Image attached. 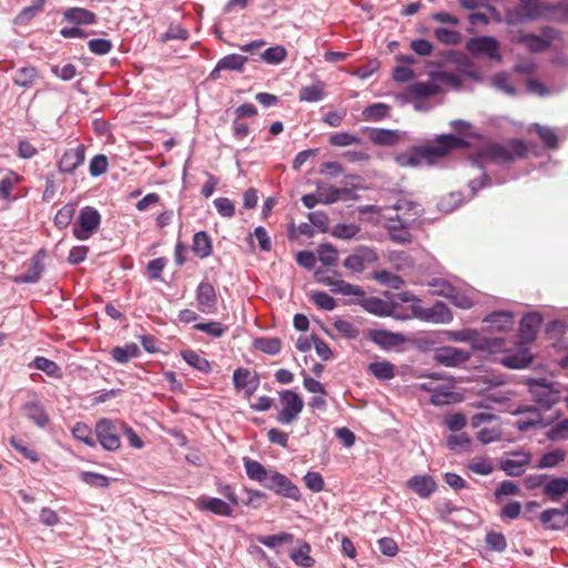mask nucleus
<instances>
[{
    "label": "nucleus",
    "mask_w": 568,
    "mask_h": 568,
    "mask_svg": "<svg viewBox=\"0 0 568 568\" xmlns=\"http://www.w3.org/2000/svg\"><path fill=\"white\" fill-rule=\"evenodd\" d=\"M466 142L454 134H440L434 141L414 145L398 153L394 160L399 168H418L423 164L435 165L453 150L464 148Z\"/></svg>",
    "instance_id": "nucleus-1"
},
{
    "label": "nucleus",
    "mask_w": 568,
    "mask_h": 568,
    "mask_svg": "<svg viewBox=\"0 0 568 568\" xmlns=\"http://www.w3.org/2000/svg\"><path fill=\"white\" fill-rule=\"evenodd\" d=\"M528 149L520 139H510L505 143L491 142L483 146L479 155L485 161L497 164L514 162L517 159L526 158Z\"/></svg>",
    "instance_id": "nucleus-2"
},
{
    "label": "nucleus",
    "mask_w": 568,
    "mask_h": 568,
    "mask_svg": "<svg viewBox=\"0 0 568 568\" xmlns=\"http://www.w3.org/2000/svg\"><path fill=\"white\" fill-rule=\"evenodd\" d=\"M121 420L101 418L97 422L94 433L99 444L109 452H115L121 447L120 435L122 433Z\"/></svg>",
    "instance_id": "nucleus-3"
},
{
    "label": "nucleus",
    "mask_w": 568,
    "mask_h": 568,
    "mask_svg": "<svg viewBox=\"0 0 568 568\" xmlns=\"http://www.w3.org/2000/svg\"><path fill=\"white\" fill-rule=\"evenodd\" d=\"M100 224L101 215L98 210L92 206H84L73 224V236L80 241H87L97 233Z\"/></svg>",
    "instance_id": "nucleus-4"
},
{
    "label": "nucleus",
    "mask_w": 568,
    "mask_h": 568,
    "mask_svg": "<svg viewBox=\"0 0 568 568\" xmlns=\"http://www.w3.org/2000/svg\"><path fill=\"white\" fill-rule=\"evenodd\" d=\"M261 485L268 490L274 491L277 495H281L285 498H290L293 500H300L301 493L298 487L292 483L285 475L270 469L267 475L261 481Z\"/></svg>",
    "instance_id": "nucleus-5"
},
{
    "label": "nucleus",
    "mask_w": 568,
    "mask_h": 568,
    "mask_svg": "<svg viewBox=\"0 0 568 568\" xmlns=\"http://www.w3.org/2000/svg\"><path fill=\"white\" fill-rule=\"evenodd\" d=\"M280 397L284 407L278 412L276 420L282 425H290L294 423L302 413L304 402L296 392L290 389L281 392Z\"/></svg>",
    "instance_id": "nucleus-6"
},
{
    "label": "nucleus",
    "mask_w": 568,
    "mask_h": 568,
    "mask_svg": "<svg viewBox=\"0 0 568 568\" xmlns=\"http://www.w3.org/2000/svg\"><path fill=\"white\" fill-rule=\"evenodd\" d=\"M500 44L498 40L494 37H475L469 39L466 44V49L473 55H484L490 60L500 61L501 55L499 53Z\"/></svg>",
    "instance_id": "nucleus-7"
},
{
    "label": "nucleus",
    "mask_w": 568,
    "mask_h": 568,
    "mask_svg": "<svg viewBox=\"0 0 568 568\" xmlns=\"http://www.w3.org/2000/svg\"><path fill=\"white\" fill-rule=\"evenodd\" d=\"M422 211L423 210L418 203L403 199L397 201L393 207L387 209L384 217H393L402 223L413 226V224L418 220Z\"/></svg>",
    "instance_id": "nucleus-8"
},
{
    "label": "nucleus",
    "mask_w": 568,
    "mask_h": 568,
    "mask_svg": "<svg viewBox=\"0 0 568 568\" xmlns=\"http://www.w3.org/2000/svg\"><path fill=\"white\" fill-rule=\"evenodd\" d=\"M544 37L532 33H523L518 37V42L527 47L532 52H541L549 48L550 42L557 38L558 31L546 27L542 29Z\"/></svg>",
    "instance_id": "nucleus-9"
},
{
    "label": "nucleus",
    "mask_w": 568,
    "mask_h": 568,
    "mask_svg": "<svg viewBox=\"0 0 568 568\" xmlns=\"http://www.w3.org/2000/svg\"><path fill=\"white\" fill-rule=\"evenodd\" d=\"M194 504L200 511L211 513L220 517H232L235 508L223 499L209 496L197 497Z\"/></svg>",
    "instance_id": "nucleus-10"
},
{
    "label": "nucleus",
    "mask_w": 568,
    "mask_h": 568,
    "mask_svg": "<svg viewBox=\"0 0 568 568\" xmlns=\"http://www.w3.org/2000/svg\"><path fill=\"white\" fill-rule=\"evenodd\" d=\"M377 253L369 247H359L344 261V267L352 272H363L367 265L376 263Z\"/></svg>",
    "instance_id": "nucleus-11"
},
{
    "label": "nucleus",
    "mask_w": 568,
    "mask_h": 568,
    "mask_svg": "<svg viewBox=\"0 0 568 568\" xmlns=\"http://www.w3.org/2000/svg\"><path fill=\"white\" fill-rule=\"evenodd\" d=\"M85 160V145L78 144L74 149H68L58 162V170L61 173L73 174Z\"/></svg>",
    "instance_id": "nucleus-12"
},
{
    "label": "nucleus",
    "mask_w": 568,
    "mask_h": 568,
    "mask_svg": "<svg viewBox=\"0 0 568 568\" xmlns=\"http://www.w3.org/2000/svg\"><path fill=\"white\" fill-rule=\"evenodd\" d=\"M197 308L204 314H212L216 311L217 294L214 286L207 282L202 281L196 288Z\"/></svg>",
    "instance_id": "nucleus-13"
},
{
    "label": "nucleus",
    "mask_w": 568,
    "mask_h": 568,
    "mask_svg": "<svg viewBox=\"0 0 568 568\" xmlns=\"http://www.w3.org/2000/svg\"><path fill=\"white\" fill-rule=\"evenodd\" d=\"M366 132L369 141L378 146H395L405 138L399 130L367 128Z\"/></svg>",
    "instance_id": "nucleus-14"
},
{
    "label": "nucleus",
    "mask_w": 568,
    "mask_h": 568,
    "mask_svg": "<svg viewBox=\"0 0 568 568\" xmlns=\"http://www.w3.org/2000/svg\"><path fill=\"white\" fill-rule=\"evenodd\" d=\"M510 455L514 458L500 459V469H503L508 476L517 477L523 475L526 466L531 462V454L528 452H513Z\"/></svg>",
    "instance_id": "nucleus-15"
},
{
    "label": "nucleus",
    "mask_w": 568,
    "mask_h": 568,
    "mask_svg": "<svg viewBox=\"0 0 568 568\" xmlns=\"http://www.w3.org/2000/svg\"><path fill=\"white\" fill-rule=\"evenodd\" d=\"M542 324V317L538 313H529L523 317L519 325L518 339L525 345L535 341L538 329Z\"/></svg>",
    "instance_id": "nucleus-16"
},
{
    "label": "nucleus",
    "mask_w": 568,
    "mask_h": 568,
    "mask_svg": "<svg viewBox=\"0 0 568 568\" xmlns=\"http://www.w3.org/2000/svg\"><path fill=\"white\" fill-rule=\"evenodd\" d=\"M514 414L520 416L516 422V426L520 432H527L542 423L540 412L534 406L520 405L514 410Z\"/></svg>",
    "instance_id": "nucleus-17"
},
{
    "label": "nucleus",
    "mask_w": 568,
    "mask_h": 568,
    "mask_svg": "<svg viewBox=\"0 0 568 568\" xmlns=\"http://www.w3.org/2000/svg\"><path fill=\"white\" fill-rule=\"evenodd\" d=\"M45 257L44 250H39L30 260L27 271L18 275L14 281L17 283H37L44 270L43 260Z\"/></svg>",
    "instance_id": "nucleus-18"
},
{
    "label": "nucleus",
    "mask_w": 568,
    "mask_h": 568,
    "mask_svg": "<svg viewBox=\"0 0 568 568\" xmlns=\"http://www.w3.org/2000/svg\"><path fill=\"white\" fill-rule=\"evenodd\" d=\"M435 359L439 364L453 367L466 363L469 359V353L456 347L444 346L436 349Z\"/></svg>",
    "instance_id": "nucleus-19"
},
{
    "label": "nucleus",
    "mask_w": 568,
    "mask_h": 568,
    "mask_svg": "<svg viewBox=\"0 0 568 568\" xmlns=\"http://www.w3.org/2000/svg\"><path fill=\"white\" fill-rule=\"evenodd\" d=\"M406 485L420 498H428L437 488L430 475H415L407 480Z\"/></svg>",
    "instance_id": "nucleus-20"
},
{
    "label": "nucleus",
    "mask_w": 568,
    "mask_h": 568,
    "mask_svg": "<svg viewBox=\"0 0 568 568\" xmlns=\"http://www.w3.org/2000/svg\"><path fill=\"white\" fill-rule=\"evenodd\" d=\"M418 316L432 323H449L453 320L450 310L443 302H436L432 307L420 310Z\"/></svg>",
    "instance_id": "nucleus-21"
},
{
    "label": "nucleus",
    "mask_w": 568,
    "mask_h": 568,
    "mask_svg": "<svg viewBox=\"0 0 568 568\" xmlns=\"http://www.w3.org/2000/svg\"><path fill=\"white\" fill-rule=\"evenodd\" d=\"M440 286H444V290H436V294L447 297L455 306L463 310H469L474 306L473 300L464 292L447 282H442Z\"/></svg>",
    "instance_id": "nucleus-22"
},
{
    "label": "nucleus",
    "mask_w": 568,
    "mask_h": 568,
    "mask_svg": "<svg viewBox=\"0 0 568 568\" xmlns=\"http://www.w3.org/2000/svg\"><path fill=\"white\" fill-rule=\"evenodd\" d=\"M534 399L546 408L559 402V393L547 384H535L530 389Z\"/></svg>",
    "instance_id": "nucleus-23"
},
{
    "label": "nucleus",
    "mask_w": 568,
    "mask_h": 568,
    "mask_svg": "<svg viewBox=\"0 0 568 568\" xmlns=\"http://www.w3.org/2000/svg\"><path fill=\"white\" fill-rule=\"evenodd\" d=\"M368 338L383 348H390L402 344L405 338L399 333H393L385 329H372Z\"/></svg>",
    "instance_id": "nucleus-24"
},
{
    "label": "nucleus",
    "mask_w": 568,
    "mask_h": 568,
    "mask_svg": "<svg viewBox=\"0 0 568 568\" xmlns=\"http://www.w3.org/2000/svg\"><path fill=\"white\" fill-rule=\"evenodd\" d=\"M386 219V229L394 242L406 244L412 242V234L409 229L412 225L402 223L400 221L393 217Z\"/></svg>",
    "instance_id": "nucleus-25"
},
{
    "label": "nucleus",
    "mask_w": 568,
    "mask_h": 568,
    "mask_svg": "<svg viewBox=\"0 0 568 568\" xmlns=\"http://www.w3.org/2000/svg\"><path fill=\"white\" fill-rule=\"evenodd\" d=\"M540 521L546 528L558 530L568 526V515L561 508H549L540 514Z\"/></svg>",
    "instance_id": "nucleus-26"
},
{
    "label": "nucleus",
    "mask_w": 568,
    "mask_h": 568,
    "mask_svg": "<svg viewBox=\"0 0 568 568\" xmlns=\"http://www.w3.org/2000/svg\"><path fill=\"white\" fill-rule=\"evenodd\" d=\"M485 323L491 332L510 331L515 324L514 316L508 312H496L485 317Z\"/></svg>",
    "instance_id": "nucleus-27"
},
{
    "label": "nucleus",
    "mask_w": 568,
    "mask_h": 568,
    "mask_svg": "<svg viewBox=\"0 0 568 568\" xmlns=\"http://www.w3.org/2000/svg\"><path fill=\"white\" fill-rule=\"evenodd\" d=\"M361 305L365 311L378 316H389L394 311V306L379 297L371 296L362 297Z\"/></svg>",
    "instance_id": "nucleus-28"
},
{
    "label": "nucleus",
    "mask_w": 568,
    "mask_h": 568,
    "mask_svg": "<svg viewBox=\"0 0 568 568\" xmlns=\"http://www.w3.org/2000/svg\"><path fill=\"white\" fill-rule=\"evenodd\" d=\"M544 494L552 501L559 500L568 494V478L555 477L547 479L544 485Z\"/></svg>",
    "instance_id": "nucleus-29"
},
{
    "label": "nucleus",
    "mask_w": 568,
    "mask_h": 568,
    "mask_svg": "<svg viewBox=\"0 0 568 568\" xmlns=\"http://www.w3.org/2000/svg\"><path fill=\"white\" fill-rule=\"evenodd\" d=\"M500 362L509 368H524L532 362V355L527 348H520L516 353L506 354Z\"/></svg>",
    "instance_id": "nucleus-30"
},
{
    "label": "nucleus",
    "mask_w": 568,
    "mask_h": 568,
    "mask_svg": "<svg viewBox=\"0 0 568 568\" xmlns=\"http://www.w3.org/2000/svg\"><path fill=\"white\" fill-rule=\"evenodd\" d=\"M64 18L73 24H93L97 21L94 12L84 8H70L64 12Z\"/></svg>",
    "instance_id": "nucleus-31"
},
{
    "label": "nucleus",
    "mask_w": 568,
    "mask_h": 568,
    "mask_svg": "<svg viewBox=\"0 0 568 568\" xmlns=\"http://www.w3.org/2000/svg\"><path fill=\"white\" fill-rule=\"evenodd\" d=\"M23 412L26 416L39 427L45 426L49 422V416L43 406L37 400L26 403L23 405Z\"/></svg>",
    "instance_id": "nucleus-32"
},
{
    "label": "nucleus",
    "mask_w": 568,
    "mask_h": 568,
    "mask_svg": "<svg viewBox=\"0 0 568 568\" xmlns=\"http://www.w3.org/2000/svg\"><path fill=\"white\" fill-rule=\"evenodd\" d=\"M320 201L324 204H332L342 199L349 197L352 191L348 189H337L332 185L318 186Z\"/></svg>",
    "instance_id": "nucleus-33"
},
{
    "label": "nucleus",
    "mask_w": 568,
    "mask_h": 568,
    "mask_svg": "<svg viewBox=\"0 0 568 568\" xmlns=\"http://www.w3.org/2000/svg\"><path fill=\"white\" fill-rule=\"evenodd\" d=\"M410 97L424 99L436 95L440 92V87L436 82H415L407 88Z\"/></svg>",
    "instance_id": "nucleus-34"
},
{
    "label": "nucleus",
    "mask_w": 568,
    "mask_h": 568,
    "mask_svg": "<svg viewBox=\"0 0 568 568\" xmlns=\"http://www.w3.org/2000/svg\"><path fill=\"white\" fill-rule=\"evenodd\" d=\"M39 72L34 67H23L16 71L13 82L16 85L28 89L36 84Z\"/></svg>",
    "instance_id": "nucleus-35"
},
{
    "label": "nucleus",
    "mask_w": 568,
    "mask_h": 568,
    "mask_svg": "<svg viewBox=\"0 0 568 568\" xmlns=\"http://www.w3.org/2000/svg\"><path fill=\"white\" fill-rule=\"evenodd\" d=\"M192 250L200 258L210 256L212 253V242L210 236L203 231L195 233L193 236Z\"/></svg>",
    "instance_id": "nucleus-36"
},
{
    "label": "nucleus",
    "mask_w": 568,
    "mask_h": 568,
    "mask_svg": "<svg viewBox=\"0 0 568 568\" xmlns=\"http://www.w3.org/2000/svg\"><path fill=\"white\" fill-rule=\"evenodd\" d=\"M311 546L303 541L298 548L291 552V559L300 567L312 568L315 565V559L311 557Z\"/></svg>",
    "instance_id": "nucleus-37"
},
{
    "label": "nucleus",
    "mask_w": 568,
    "mask_h": 568,
    "mask_svg": "<svg viewBox=\"0 0 568 568\" xmlns=\"http://www.w3.org/2000/svg\"><path fill=\"white\" fill-rule=\"evenodd\" d=\"M367 369L379 381H389L395 376V366L388 361L371 363Z\"/></svg>",
    "instance_id": "nucleus-38"
},
{
    "label": "nucleus",
    "mask_w": 568,
    "mask_h": 568,
    "mask_svg": "<svg viewBox=\"0 0 568 568\" xmlns=\"http://www.w3.org/2000/svg\"><path fill=\"white\" fill-rule=\"evenodd\" d=\"M329 287L334 294H342L347 296L353 295L358 297H363L365 295V292L361 286L347 283L342 278H336L333 281Z\"/></svg>",
    "instance_id": "nucleus-39"
},
{
    "label": "nucleus",
    "mask_w": 568,
    "mask_h": 568,
    "mask_svg": "<svg viewBox=\"0 0 568 568\" xmlns=\"http://www.w3.org/2000/svg\"><path fill=\"white\" fill-rule=\"evenodd\" d=\"M77 210L75 203H67L63 205L54 216V225L59 230H65L72 222Z\"/></svg>",
    "instance_id": "nucleus-40"
},
{
    "label": "nucleus",
    "mask_w": 568,
    "mask_h": 568,
    "mask_svg": "<svg viewBox=\"0 0 568 568\" xmlns=\"http://www.w3.org/2000/svg\"><path fill=\"white\" fill-rule=\"evenodd\" d=\"M325 85L322 82H317L312 85L301 88L298 91L300 101L304 102H317L324 98Z\"/></svg>",
    "instance_id": "nucleus-41"
},
{
    "label": "nucleus",
    "mask_w": 568,
    "mask_h": 568,
    "mask_svg": "<svg viewBox=\"0 0 568 568\" xmlns=\"http://www.w3.org/2000/svg\"><path fill=\"white\" fill-rule=\"evenodd\" d=\"M243 463L247 477L251 480L257 481L258 484H261L270 470L265 468L260 462L251 458H244Z\"/></svg>",
    "instance_id": "nucleus-42"
},
{
    "label": "nucleus",
    "mask_w": 568,
    "mask_h": 568,
    "mask_svg": "<svg viewBox=\"0 0 568 568\" xmlns=\"http://www.w3.org/2000/svg\"><path fill=\"white\" fill-rule=\"evenodd\" d=\"M389 105L385 103H374L366 106L363 111V118L365 121L377 122L388 116Z\"/></svg>",
    "instance_id": "nucleus-43"
},
{
    "label": "nucleus",
    "mask_w": 568,
    "mask_h": 568,
    "mask_svg": "<svg viewBox=\"0 0 568 568\" xmlns=\"http://www.w3.org/2000/svg\"><path fill=\"white\" fill-rule=\"evenodd\" d=\"M139 353V347L134 343H131L124 346L114 347L111 352V355L115 362L123 364L129 362L131 358L136 357Z\"/></svg>",
    "instance_id": "nucleus-44"
},
{
    "label": "nucleus",
    "mask_w": 568,
    "mask_h": 568,
    "mask_svg": "<svg viewBox=\"0 0 568 568\" xmlns=\"http://www.w3.org/2000/svg\"><path fill=\"white\" fill-rule=\"evenodd\" d=\"M254 346L265 354L276 355L282 349V341L278 337H261L254 341Z\"/></svg>",
    "instance_id": "nucleus-45"
},
{
    "label": "nucleus",
    "mask_w": 568,
    "mask_h": 568,
    "mask_svg": "<svg viewBox=\"0 0 568 568\" xmlns=\"http://www.w3.org/2000/svg\"><path fill=\"white\" fill-rule=\"evenodd\" d=\"M246 62L247 58L244 55L229 54L219 61V69L242 72Z\"/></svg>",
    "instance_id": "nucleus-46"
},
{
    "label": "nucleus",
    "mask_w": 568,
    "mask_h": 568,
    "mask_svg": "<svg viewBox=\"0 0 568 568\" xmlns=\"http://www.w3.org/2000/svg\"><path fill=\"white\" fill-rule=\"evenodd\" d=\"M531 129L537 133L546 148L556 149L558 146L557 134L551 128L536 123Z\"/></svg>",
    "instance_id": "nucleus-47"
},
{
    "label": "nucleus",
    "mask_w": 568,
    "mask_h": 568,
    "mask_svg": "<svg viewBox=\"0 0 568 568\" xmlns=\"http://www.w3.org/2000/svg\"><path fill=\"white\" fill-rule=\"evenodd\" d=\"M72 435L75 439H78L79 442H82L83 444H85L87 446L89 447H95V439L92 435V430L91 428L85 424V423H77L73 427H72Z\"/></svg>",
    "instance_id": "nucleus-48"
},
{
    "label": "nucleus",
    "mask_w": 568,
    "mask_h": 568,
    "mask_svg": "<svg viewBox=\"0 0 568 568\" xmlns=\"http://www.w3.org/2000/svg\"><path fill=\"white\" fill-rule=\"evenodd\" d=\"M182 357L190 366L199 369L200 372L209 373L211 371L209 361L194 351L189 349L183 352Z\"/></svg>",
    "instance_id": "nucleus-49"
},
{
    "label": "nucleus",
    "mask_w": 568,
    "mask_h": 568,
    "mask_svg": "<svg viewBox=\"0 0 568 568\" xmlns=\"http://www.w3.org/2000/svg\"><path fill=\"white\" fill-rule=\"evenodd\" d=\"M566 458V454L561 449H554L551 452H548L541 456L538 464L536 465L537 468H552L559 465L561 462H564Z\"/></svg>",
    "instance_id": "nucleus-50"
},
{
    "label": "nucleus",
    "mask_w": 568,
    "mask_h": 568,
    "mask_svg": "<svg viewBox=\"0 0 568 568\" xmlns=\"http://www.w3.org/2000/svg\"><path fill=\"white\" fill-rule=\"evenodd\" d=\"M294 537L290 532H281L278 535L258 536L257 541L266 547L275 548L283 544L293 542Z\"/></svg>",
    "instance_id": "nucleus-51"
},
{
    "label": "nucleus",
    "mask_w": 568,
    "mask_h": 568,
    "mask_svg": "<svg viewBox=\"0 0 568 568\" xmlns=\"http://www.w3.org/2000/svg\"><path fill=\"white\" fill-rule=\"evenodd\" d=\"M320 261L326 266H335L337 264V250L328 243L321 244L317 250Z\"/></svg>",
    "instance_id": "nucleus-52"
},
{
    "label": "nucleus",
    "mask_w": 568,
    "mask_h": 568,
    "mask_svg": "<svg viewBox=\"0 0 568 568\" xmlns=\"http://www.w3.org/2000/svg\"><path fill=\"white\" fill-rule=\"evenodd\" d=\"M33 366L37 369L44 372L51 377H58L60 375V367L58 366V364L47 357L37 356L33 359Z\"/></svg>",
    "instance_id": "nucleus-53"
},
{
    "label": "nucleus",
    "mask_w": 568,
    "mask_h": 568,
    "mask_svg": "<svg viewBox=\"0 0 568 568\" xmlns=\"http://www.w3.org/2000/svg\"><path fill=\"white\" fill-rule=\"evenodd\" d=\"M435 37L440 43L447 45H456L462 42V34L459 32L446 28H437Z\"/></svg>",
    "instance_id": "nucleus-54"
},
{
    "label": "nucleus",
    "mask_w": 568,
    "mask_h": 568,
    "mask_svg": "<svg viewBox=\"0 0 568 568\" xmlns=\"http://www.w3.org/2000/svg\"><path fill=\"white\" fill-rule=\"evenodd\" d=\"M194 328L215 338L223 336L227 332V326L219 322L199 323L194 325Z\"/></svg>",
    "instance_id": "nucleus-55"
},
{
    "label": "nucleus",
    "mask_w": 568,
    "mask_h": 568,
    "mask_svg": "<svg viewBox=\"0 0 568 568\" xmlns=\"http://www.w3.org/2000/svg\"><path fill=\"white\" fill-rule=\"evenodd\" d=\"M80 478L92 487L106 488L110 485L109 477L93 471H82Z\"/></svg>",
    "instance_id": "nucleus-56"
},
{
    "label": "nucleus",
    "mask_w": 568,
    "mask_h": 568,
    "mask_svg": "<svg viewBox=\"0 0 568 568\" xmlns=\"http://www.w3.org/2000/svg\"><path fill=\"white\" fill-rule=\"evenodd\" d=\"M190 37L189 31L181 26L171 24L166 32L160 36V42L165 43L171 40H182L185 41Z\"/></svg>",
    "instance_id": "nucleus-57"
},
{
    "label": "nucleus",
    "mask_w": 568,
    "mask_h": 568,
    "mask_svg": "<svg viewBox=\"0 0 568 568\" xmlns=\"http://www.w3.org/2000/svg\"><path fill=\"white\" fill-rule=\"evenodd\" d=\"M333 326L345 338L356 339L359 335L358 328L346 320L338 318Z\"/></svg>",
    "instance_id": "nucleus-58"
},
{
    "label": "nucleus",
    "mask_w": 568,
    "mask_h": 568,
    "mask_svg": "<svg viewBox=\"0 0 568 568\" xmlns=\"http://www.w3.org/2000/svg\"><path fill=\"white\" fill-rule=\"evenodd\" d=\"M329 143L333 146H348L353 144H359L361 139L348 132H338L329 136Z\"/></svg>",
    "instance_id": "nucleus-59"
},
{
    "label": "nucleus",
    "mask_w": 568,
    "mask_h": 568,
    "mask_svg": "<svg viewBox=\"0 0 568 568\" xmlns=\"http://www.w3.org/2000/svg\"><path fill=\"white\" fill-rule=\"evenodd\" d=\"M486 545L488 549L493 551H504L507 547V540L504 534L490 531L486 535L485 538Z\"/></svg>",
    "instance_id": "nucleus-60"
},
{
    "label": "nucleus",
    "mask_w": 568,
    "mask_h": 568,
    "mask_svg": "<svg viewBox=\"0 0 568 568\" xmlns=\"http://www.w3.org/2000/svg\"><path fill=\"white\" fill-rule=\"evenodd\" d=\"M373 277L381 284L387 285L392 288H399V286L403 284V280L388 271H378L375 272Z\"/></svg>",
    "instance_id": "nucleus-61"
},
{
    "label": "nucleus",
    "mask_w": 568,
    "mask_h": 568,
    "mask_svg": "<svg viewBox=\"0 0 568 568\" xmlns=\"http://www.w3.org/2000/svg\"><path fill=\"white\" fill-rule=\"evenodd\" d=\"M287 55L286 49L282 45L268 48L262 54V59L271 64L281 63Z\"/></svg>",
    "instance_id": "nucleus-62"
},
{
    "label": "nucleus",
    "mask_w": 568,
    "mask_h": 568,
    "mask_svg": "<svg viewBox=\"0 0 568 568\" xmlns=\"http://www.w3.org/2000/svg\"><path fill=\"white\" fill-rule=\"evenodd\" d=\"M109 162L104 154L93 156L89 164V172L92 176H100L108 172Z\"/></svg>",
    "instance_id": "nucleus-63"
},
{
    "label": "nucleus",
    "mask_w": 568,
    "mask_h": 568,
    "mask_svg": "<svg viewBox=\"0 0 568 568\" xmlns=\"http://www.w3.org/2000/svg\"><path fill=\"white\" fill-rule=\"evenodd\" d=\"M20 182V176L13 172H9L0 181V199L8 200L16 184Z\"/></svg>",
    "instance_id": "nucleus-64"
}]
</instances>
